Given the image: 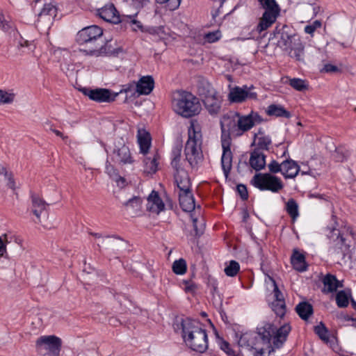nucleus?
Segmentation results:
<instances>
[{"label": "nucleus", "mask_w": 356, "mask_h": 356, "mask_svg": "<svg viewBox=\"0 0 356 356\" xmlns=\"http://www.w3.org/2000/svg\"><path fill=\"white\" fill-rule=\"evenodd\" d=\"M270 40H275L277 46L286 51L291 58L298 61L302 60L304 45L292 27L286 24L277 25L273 31V37Z\"/></svg>", "instance_id": "f257e3e1"}, {"label": "nucleus", "mask_w": 356, "mask_h": 356, "mask_svg": "<svg viewBox=\"0 0 356 356\" xmlns=\"http://www.w3.org/2000/svg\"><path fill=\"white\" fill-rule=\"evenodd\" d=\"M103 30L98 26L93 25L83 28L76 35V42L81 45H86L83 49L87 54L92 56H102L103 54H113L115 51L108 49V44L103 45L102 36Z\"/></svg>", "instance_id": "f03ea898"}, {"label": "nucleus", "mask_w": 356, "mask_h": 356, "mask_svg": "<svg viewBox=\"0 0 356 356\" xmlns=\"http://www.w3.org/2000/svg\"><path fill=\"white\" fill-rule=\"evenodd\" d=\"M182 337L186 345L198 353H204L208 348V338L206 330L202 327L200 321L190 318L181 321Z\"/></svg>", "instance_id": "7ed1b4c3"}, {"label": "nucleus", "mask_w": 356, "mask_h": 356, "mask_svg": "<svg viewBox=\"0 0 356 356\" xmlns=\"http://www.w3.org/2000/svg\"><path fill=\"white\" fill-rule=\"evenodd\" d=\"M202 136L201 131L195 130L193 125L188 129V138L185 145L186 160L192 168H197L203 161L202 151Z\"/></svg>", "instance_id": "20e7f679"}, {"label": "nucleus", "mask_w": 356, "mask_h": 356, "mask_svg": "<svg viewBox=\"0 0 356 356\" xmlns=\"http://www.w3.org/2000/svg\"><path fill=\"white\" fill-rule=\"evenodd\" d=\"M172 106L176 113L186 118L199 114L202 109L199 99L187 92H182L174 97Z\"/></svg>", "instance_id": "39448f33"}, {"label": "nucleus", "mask_w": 356, "mask_h": 356, "mask_svg": "<svg viewBox=\"0 0 356 356\" xmlns=\"http://www.w3.org/2000/svg\"><path fill=\"white\" fill-rule=\"evenodd\" d=\"M261 6L265 10L257 31L261 33L268 29L276 20L280 15V8L275 0H259Z\"/></svg>", "instance_id": "423d86ee"}, {"label": "nucleus", "mask_w": 356, "mask_h": 356, "mask_svg": "<svg viewBox=\"0 0 356 356\" xmlns=\"http://www.w3.org/2000/svg\"><path fill=\"white\" fill-rule=\"evenodd\" d=\"M252 184L261 191L277 193L283 188L281 179L270 173H257L251 180Z\"/></svg>", "instance_id": "0eeeda50"}, {"label": "nucleus", "mask_w": 356, "mask_h": 356, "mask_svg": "<svg viewBox=\"0 0 356 356\" xmlns=\"http://www.w3.org/2000/svg\"><path fill=\"white\" fill-rule=\"evenodd\" d=\"M239 113L229 111L224 114L220 121L221 129V140H226L231 141V136H238V117Z\"/></svg>", "instance_id": "6e6552de"}, {"label": "nucleus", "mask_w": 356, "mask_h": 356, "mask_svg": "<svg viewBox=\"0 0 356 356\" xmlns=\"http://www.w3.org/2000/svg\"><path fill=\"white\" fill-rule=\"evenodd\" d=\"M61 343V339L56 336H41L37 339L35 346L38 350L44 348L49 351L44 356H58Z\"/></svg>", "instance_id": "1a4fd4ad"}, {"label": "nucleus", "mask_w": 356, "mask_h": 356, "mask_svg": "<svg viewBox=\"0 0 356 356\" xmlns=\"http://www.w3.org/2000/svg\"><path fill=\"white\" fill-rule=\"evenodd\" d=\"M254 88L253 86H244L242 88L236 86L230 90L228 99L234 103H241L246 99H257V94L253 91Z\"/></svg>", "instance_id": "9d476101"}, {"label": "nucleus", "mask_w": 356, "mask_h": 356, "mask_svg": "<svg viewBox=\"0 0 356 356\" xmlns=\"http://www.w3.org/2000/svg\"><path fill=\"white\" fill-rule=\"evenodd\" d=\"M262 122L263 118L257 112L251 111L245 115H241L239 113L237 122V136H242L245 132L250 130L256 124H260Z\"/></svg>", "instance_id": "9b49d317"}, {"label": "nucleus", "mask_w": 356, "mask_h": 356, "mask_svg": "<svg viewBox=\"0 0 356 356\" xmlns=\"http://www.w3.org/2000/svg\"><path fill=\"white\" fill-rule=\"evenodd\" d=\"M83 93L88 96L91 100L102 103V102H112L115 99L118 93H111V91L106 88H83Z\"/></svg>", "instance_id": "f8f14e48"}, {"label": "nucleus", "mask_w": 356, "mask_h": 356, "mask_svg": "<svg viewBox=\"0 0 356 356\" xmlns=\"http://www.w3.org/2000/svg\"><path fill=\"white\" fill-rule=\"evenodd\" d=\"M221 145L222 148L221 165L224 175L227 178L232 167L233 154L230 149L231 141L222 140H221Z\"/></svg>", "instance_id": "ddd939ff"}, {"label": "nucleus", "mask_w": 356, "mask_h": 356, "mask_svg": "<svg viewBox=\"0 0 356 356\" xmlns=\"http://www.w3.org/2000/svg\"><path fill=\"white\" fill-rule=\"evenodd\" d=\"M99 16L105 20L113 24L124 22V19H120V17L113 4L106 5L98 9Z\"/></svg>", "instance_id": "4468645a"}, {"label": "nucleus", "mask_w": 356, "mask_h": 356, "mask_svg": "<svg viewBox=\"0 0 356 356\" xmlns=\"http://www.w3.org/2000/svg\"><path fill=\"white\" fill-rule=\"evenodd\" d=\"M328 237L333 240L337 250H339L343 256H345L349 252V245L346 241V238L341 234L339 230L333 228L330 230Z\"/></svg>", "instance_id": "2eb2a0df"}, {"label": "nucleus", "mask_w": 356, "mask_h": 356, "mask_svg": "<svg viewBox=\"0 0 356 356\" xmlns=\"http://www.w3.org/2000/svg\"><path fill=\"white\" fill-rule=\"evenodd\" d=\"M272 141L269 136L266 135L262 128H259L258 131L254 135V143L255 145L254 150L262 152L268 150L271 145Z\"/></svg>", "instance_id": "dca6fc26"}, {"label": "nucleus", "mask_w": 356, "mask_h": 356, "mask_svg": "<svg viewBox=\"0 0 356 356\" xmlns=\"http://www.w3.org/2000/svg\"><path fill=\"white\" fill-rule=\"evenodd\" d=\"M179 204L183 211L191 212L195 208V203L191 189L178 192Z\"/></svg>", "instance_id": "f3484780"}, {"label": "nucleus", "mask_w": 356, "mask_h": 356, "mask_svg": "<svg viewBox=\"0 0 356 356\" xmlns=\"http://www.w3.org/2000/svg\"><path fill=\"white\" fill-rule=\"evenodd\" d=\"M175 182L179 192L191 189V182L188 174L185 170H180L174 173Z\"/></svg>", "instance_id": "a211bd4d"}, {"label": "nucleus", "mask_w": 356, "mask_h": 356, "mask_svg": "<svg viewBox=\"0 0 356 356\" xmlns=\"http://www.w3.org/2000/svg\"><path fill=\"white\" fill-rule=\"evenodd\" d=\"M136 91L138 95H149L154 87V81L151 76H142L135 84Z\"/></svg>", "instance_id": "6ab92c4d"}, {"label": "nucleus", "mask_w": 356, "mask_h": 356, "mask_svg": "<svg viewBox=\"0 0 356 356\" xmlns=\"http://www.w3.org/2000/svg\"><path fill=\"white\" fill-rule=\"evenodd\" d=\"M164 208L165 204L159 197V193L153 191L147 198V209L152 213L159 214L164 210Z\"/></svg>", "instance_id": "aec40b11"}, {"label": "nucleus", "mask_w": 356, "mask_h": 356, "mask_svg": "<svg viewBox=\"0 0 356 356\" xmlns=\"http://www.w3.org/2000/svg\"><path fill=\"white\" fill-rule=\"evenodd\" d=\"M40 0H35L36 2ZM57 8L55 5L51 2L47 3L45 0L44 7L40 13L38 14V21H47L51 23L54 18L56 16Z\"/></svg>", "instance_id": "412c9836"}, {"label": "nucleus", "mask_w": 356, "mask_h": 356, "mask_svg": "<svg viewBox=\"0 0 356 356\" xmlns=\"http://www.w3.org/2000/svg\"><path fill=\"white\" fill-rule=\"evenodd\" d=\"M282 174L287 178H294L300 171V166L292 159H288L282 161Z\"/></svg>", "instance_id": "4be33fe9"}, {"label": "nucleus", "mask_w": 356, "mask_h": 356, "mask_svg": "<svg viewBox=\"0 0 356 356\" xmlns=\"http://www.w3.org/2000/svg\"><path fill=\"white\" fill-rule=\"evenodd\" d=\"M181 151L182 145L179 143L175 145L171 152V165L175 170V172H178L180 170H184L183 168V163L184 160H181Z\"/></svg>", "instance_id": "5701e85b"}, {"label": "nucleus", "mask_w": 356, "mask_h": 356, "mask_svg": "<svg viewBox=\"0 0 356 356\" xmlns=\"http://www.w3.org/2000/svg\"><path fill=\"white\" fill-rule=\"evenodd\" d=\"M250 166L256 171H259L266 166V155L263 152L253 150L249 160Z\"/></svg>", "instance_id": "b1692460"}, {"label": "nucleus", "mask_w": 356, "mask_h": 356, "mask_svg": "<svg viewBox=\"0 0 356 356\" xmlns=\"http://www.w3.org/2000/svg\"><path fill=\"white\" fill-rule=\"evenodd\" d=\"M322 282L324 285V289L323 292L328 293L336 291L338 288L342 287V284L337 279L336 276L327 274L322 280Z\"/></svg>", "instance_id": "393cba45"}, {"label": "nucleus", "mask_w": 356, "mask_h": 356, "mask_svg": "<svg viewBox=\"0 0 356 356\" xmlns=\"http://www.w3.org/2000/svg\"><path fill=\"white\" fill-rule=\"evenodd\" d=\"M203 102L210 115H216L220 113L221 109V99L217 95L214 97L203 99Z\"/></svg>", "instance_id": "a878e982"}, {"label": "nucleus", "mask_w": 356, "mask_h": 356, "mask_svg": "<svg viewBox=\"0 0 356 356\" xmlns=\"http://www.w3.org/2000/svg\"><path fill=\"white\" fill-rule=\"evenodd\" d=\"M159 155L156 153L146 156L143 160V170L146 174H154L158 169Z\"/></svg>", "instance_id": "bb28decb"}, {"label": "nucleus", "mask_w": 356, "mask_h": 356, "mask_svg": "<svg viewBox=\"0 0 356 356\" xmlns=\"http://www.w3.org/2000/svg\"><path fill=\"white\" fill-rule=\"evenodd\" d=\"M291 331V326L288 324H285L281 326L276 330L275 334L273 339V345L275 348H280L282 346L285 341L286 340L287 336Z\"/></svg>", "instance_id": "cd10ccee"}, {"label": "nucleus", "mask_w": 356, "mask_h": 356, "mask_svg": "<svg viewBox=\"0 0 356 356\" xmlns=\"http://www.w3.org/2000/svg\"><path fill=\"white\" fill-rule=\"evenodd\" d=\"M31 211L40 220V214L46 209L47 203L39 195H31Z\"/></svg>", "instance_id": "c85d7f7f"}, {"label": "nucleus", "mask_w": 356, "mask_h": 356, "mask_svg": "<svg viewBox=\"0 0 356 356\" xmlns=\"http://www.w3.org/2000/svg\"><path fill=\"white\" fill-rule=\"evenodd\" d=\"M115 159L117 162L122 164L132 163L133 159L128 146L122 145L121 147L115 151Z\"/></svg>", "instance_id": "c756f323"}, {"label": "nucleus", "mask_w": 356, "mask_h": 356, "mask_svg": "<svg viewBox=\"0 0 356 356\" xmlns=\"http://www.w3.org/2000/svg\"><path fill=\"white\" fill-rule=\"evenodd\" d=\"M198 94L203 99L214 97L217 95L216 90L211 84L206 80H202L199 82L197 86Z\"/></svg>", "instance_id": "7c9ffc66"}, {"label": "nucleus", "mask_w": 356, "mask_h": 356, "mask_svg": "<svg viewBox=\"0 0 356 356\" xmlns=\"http://www.w3.org/2000/svg\"><path fill=\"white\" fill-rule=\"evenodd\" d=\"M266 113L269 116L277 118H290L291 116L289 111H286L282 106L277 104H270L268 106Z\"/></svg>", "instance_id": "2f4dec72"}, {"label": "nucleus", "mask_w": 356, "mask_h": 356, "mask_svg": "<svg viewBox=\"0 0 356 356\" xmlns=\"http://www.w3.org/2000/svg\"><path fill=\"white\" fill-rule=\"evenodd\" d=\"M138 141L140 145V152L146 154L151 145V138L148 132L145 130H138Z\"/></svg>", "instance_id": "473e14b6"}, {"label": "nucleus", "mask_w": 356, "mask_h": 356, "mask_svg": "<svg viewBox=\"0 0 356 356\" xmlns=\"http://www.w3.org/2000/svg\"><path fill=\"white\" fill-rule=\"evenodd\" d=\"M291 264L293 268L300 272H303L307 270V264L305 256L300 253L298 250L293 251V255L291 258Z\"/></svg>", "instance_id": "72a5a7b5"}, {"label": "nucleus", "mask_w": 356, "mask_h": 356, "mask_svg": "<svg viewBox=\"0 0 356 356\" xmlns=\"http://www.w3.org/2000/svg\"><path fill=\"white\" fill-rule=\"evenodd\" d=\"M258 335L264 343H269L273 334L275 333V328L270 323H266L263 327L257 328Z\"/></svg>", "instance_id": "f704fd0d"}, {"label": "nucleus", "mask_w": 356, "mask_h": 356, "mask_svg": "<svg viewBox=\"0 0 356 356\" xmlns=\"http://www.w3.org/2000/svg\"><path fill=\"white\" fill-rule=\"evenodd\" d=\"M296 311L303 320H307L313 314V307L307 302H300L296 307Z\"/></svg>", "instance_id": "c9c22d12"}, {"label": "nucleus", "mask_w": 356, "mask_h": 356, "mask_svg": "<svg viewBox=\"0 0 356 356\" xmlns=\"http://www.w3.org/2000/svg\"><path fill=\"white\" fill-rule=\"evenodd\" d=\"M314 330L322 341L326 343L329 341V331L323 323L321 322L318 325L314 326Z\"/></svg>", "instance_id": "e433bc0d"}, {"label": "nucleus", "mask_w": 356, "mask_h": 356, "mask_svg": "<svg viewBox=\"0 0 356 356\" xmlns=\"http://www.w3.org/2000/svg\"><path fill=\"white\" fill-rule=\"evenodd\" d=\"M286 210L288 214L294 220L298 216V205L293 199H290L286 204Z\"/></svg>", "instance_id": "4c0bfd02"}, {"label": "nucleus", "mask_w": 356, "mask_h": 356, "mask_svg": "<svg viewBox=\"0 0 356 356\" xmlns=\"http://www.w3.org/2000/svg\"><path fill=\"white\" fill-rule=\"evenodd\" d=\"M239 270V264L234 260H231L229 262L228 265L225 268L224 272L226 274V275L229 277H234L237 275Z\"/></svg>", "instance_id": "58836bf2"}, {"label": "nucleus", "mask_w": 356, "mask_h": 356, "mask_svg": "<svg viewBox=\"0 0 356 356\" xmlns=\"http://www.w3.org/2000/svg\"><path fill=\"white\" fill-rule=\"evenodd\" d=\"M289 84L298 91H304L308 88L306 81L298 78L289 79Z\"/></svg>", "instance_id": "ea45409f"}, {"label": "nucleus", "mask_w": 356, "mask_h": 356, "mask_svg": "<svg viewBox=\"0 0 356 356\" xmlns=\"http://www.w3.org/2000/svg\"><path fill=\"white\" fill-rule=\"evenodd\" d=\"M15 97L13 92L0 89V105L12 104Z\"/></svg>", "instance_id": "a19ab883"}, {"label": "nucleus", "mask_w": 356, "mask_h": 356, "mask_svg": "<svg viewBox=\"0 0 356 356\" xmlns=\"http://www.w3.org/2000/svg\"><path fill=\"white\" fill-rule=\"evenodd\" d=\"M271 308L277 316L282 318L286 312L285 301L273 302Z\"/></svg>", "instance_id": "79ce46f5"}, {"label": "nucleus", "mask_w": 356, "mask_h": 356, "mask_svg": "<svg viewBox=\"0 0 356 356\" xmlns=\"http://www.w3.org/2000/svg\"><path fill=\"white\" fill-rule=\"evenodd\" d=\"M172 270L175 274L183 275L186 271V262L184 259L176 260L172 264Z\"/></svg>", "instance_id": "37998d69"}, {"label": "nucleus", "mask_w": 356, "mask_h": 356, "mask_svg": "<svg viewBox=\"0 0 356 356\" xmlns=\"http://www.w3.org/2000/svg\"><path fill=\"white\" fill-rule=\"evenodd\" d=\"M256 338L257 337L252 334H245L241 337L239 343L241 346L246 345L248 347L256 349L254 347L256 343L254 342Z\"/></svg>", "instance_id": "c03bdc74"}, {"label": "nucleus", "mask_w": 356, "mask_h": 356, "mask_svg": "<svg viewBox=\"0 0 356 356\" xmlns=\"http://www.w3.org/2000/svg\"><path fill=\"white\" fill-rule=\"evenodd\" d=\"M336 302L339 307L343 308L348 305V297L344 291H339L336 295Z\"/></svg>", "instance_id": "a18cd8bd"}, {"label": "nucleus", "mask_w": 356, "mask_h": 356, "mask_svg": "<svg viewBox=\"0 0 356 356\" xmlns=\"http://www.w3.org/2000/svg\"><path fill=\"white\" fill-rule=\"evenodd\" d=\"M124 19V22H122L124 26L128 23L131 25L134 31L141 30L143 31V24L140 21L136 20L134 16H127Z\"/></svg>", "instance_id": "49530a36"}, {"label": "nucleus", "mask_w": 356, "mask_h": 356, "mask_svg": "<svg viewBox=\"0 0 356 356\" xmlns=\"http://www.w3.org/2000/svg\"><path fill=\"white\" fill-rule=\"evenodd\" d=\"M268 279L272 282L273 286V296H274L273 302L284 301L283 294L280 291L275 280L270 276H268Z\"/></svg>", "instance_id": "de8ad7c7"}, {"label": "nucleus", "mask_w": 356, "mask_h": 356, "mask_svg": "<svg viewBox=\"0 0 356 356\" xmlns=\"http://www.w3.org/2000/svg\"><path fill=\"white\" fill-rule=\"evenodd\" d=\"M159 3H165V7L170 10H175L179 5L181 0H156Z\"/></svg>", "instance_id": "09e8293b"}, {"label": "nucleus", "mask_w": 356, "mask_h": 356, "mask_svg": "<svg viewBox=\"0 0 356 356\" xmlns=\"http://www.w3.org/2000/svg\"><path fill=\"white\" fill-rule=\"evenodd\" d=\"M141 205V200L140 197H134L129 200H128L126 203H124V206L129 209L132 208L136 210H139L140 209Z\"/></svg>", "instance_id": "8fccbe9b"}, {"label": "nucleus", "mask_w": 356, "mask_h": 356, "mask_svg": "<svg viewBox=\"0 0 356 356\" xmlns=\"http://www.w3.org/2000/svg\"><path fill=\"white\" fill-rule=\"evenodd\" d=\"M282 162L281 163H279L277 161L273 160L270 161V163L268 165V170L270 173L272 174H276L278 172L282 173Z\"/></svg>", "instance_id": "3c124183"}, {"label": "nucleus", "mask_w": 356, "mask_h": 356, "mask_svg": "<svg viewBox=\"0 0 356 356\" xmlns=\"http://www.w3.org/2000/svg\"><path fill=\"white\" fill-rule=\"evenodd\" d=\"M321 25H322V24H321V21L316 20V21L313 22V23H312L309 25H307L305 27V32L307 34L312 35L313 33L315 32V31L317 29L321 28Z\"/></svg>", "instance_id": "603ef678"}, {"label": "nucleus", "mask_w": 356, "mask_h": 356, "mask_svg": "<svg viewBox=\"0 0 356 356\" xmlns=\"http://www.w3.org/2000/svg\"><path fill=\"white\" fill-rule=\"evenodd\" d=\"M221 36L220 32L213 31V32H209L208 33H206L204 35V39L207 40V42L209 43L215 42L217 40L220 39Z\"/></svg>", "instance_id": "864d4df0"}, {"label": "nucleus", "mask_w": 356, "mask_h": 356, "mask_svg": "<svg viewBox=\"0 0 356 356\" xmlns=\"http://www.w3.org/2000/svg\"><path fill=\"white\" fill-rule=\"evenodd\" d=\"M13 26V24L11 22L7 20L4 15L0 13V29L2 30L7 31Z\"/></svg>", "instance_id": "5fc2aeb1"}, {"label": "nucleus", "mask_w": 356, "mask_h": 356, "mask_svg": "<svg viewBox=\"0 0 356 356\" xmlns=\"http://www.w3.org/2000/svg\"><path fill=\"white\" fill-rule=\"evenodd\" d=\"M19 47H27L29 50L32 51L34 50L35 45L33 41H29L22 38L19 42Z\"/></svg>", "instance_id": "6e6d98bb"}, {"label": "nucleus", "mask_w": 356, "mask_h": 356, "mask_svg": "<svg viewBox=\"0 0 356 356\" xmlns=\"http://www.w3.org/2000/svg\"><path fill=\"white\" fill-rule=\"evenodd\" d=\"M236 188L241 199L243 200H247L248 197V193L246 186L243 184H238Z\"/></svg>", "instance_id": "4d7b16f0"}, {"label": "nucleus", "mask_w": 356, "mask_h": 356, "mask_svg": "<svg viewBox=\"0 0 356 356\" xmlns=\"http://www.w3.org/2000/svg\"><path fill=\"white\" fill-rule=\"evenodd\" d=\"M348 156L349 153L347 151L343 152L337 149L335 154V159L339 162H343Z\"/></svg>", "instance_id": "13d9d810"}, {"label": "nucleus", "mask_w": 356, "mask_h": 356, "mask_svg": "<svg viewBox=\"0 0 356 356\" xmlns=\"http://www.w3.org/2000/svg\"><path fill=\"white\" fill-rule=\"evenodd\" d=\"M321 72L330 73V72H340V70L339 67L336 65H334L332 64H325L322 69Z\"/></svg>", "instance_id": "bf43d9fd"}, {"label": "nucleus", "mask_w": 356, "mask_h": 356, "mask_svg": "<svg viewBox=\"0 0 356 356\" xmlns=\"http://www.w3.org/2000/svg\"><path fill=\"white\" fill-rule=\"evenodd\" d=\"M5 240L0 236V257H3L6 253V234L3 235Z\"/></svg>", "instance_id": "052dcab7"}, {"label": "nucleus", "mask_w": 356, "mask_h": 356, "mask_svg": "<svg viewBox=\"0 0 356 356\" xmlns=\"http://www.w3.org/2000/svg\"><path fill=\"white\" fill-rule=\"evenodd\" d=\"M185 284V291L186 292H194L197 289V285L191 281H184Z\"/></svg>", "instance_id": "680f3d73"}, {"label": "nucleus", "mask_w": 356, "mask_h": 356, "mask_svg": "<svg viewBox=\"0 0 356 356\" xmlns=\"http://www.w3.org/2000/svg\"><path fill=\"white\" fill-rule=\"evenodd\" d=\"M220 349L226 353L227 355H229L234 350L231 348L230 344L225 341H222L220 342Z\"/></svg>", "instance_id": "e2e57ef3"}, {"label": "nucleus", "mask_w": 356, "mask_h": 356, "mask_svg": "<svg viewBox=\"0 0 356 356\" xmlns=\"http://www.w3.org/2000/svg\"><path fill=\"white\" fill-rule=\"evenodd\" d=\"M106 172L111 177L117 175L116 171L114 169L113 166L111 165L108 161L106 162Z\"/></svg>", "instance_id": "0e129e2a"}, {"label": "nucleus", "mask_w": 356, "mask_h": 356, "mask_svg": "<svg viewBox=\"0 0 356 356\" xmlns=\"http://www.w3.org/2000/svg\"><path fill=\"white\" fill-rule=\"evenodd\" d=\"M8 182V186L12 189H15V181H14V179L13 177V175L11 173H8V175L7 177H5Z\"/></svg>", "instance_id": "69168bd1"}, {"label": "nucleus", "mask_w": 356, "mask_h": 356, "mask_svg": "<svg viewBox=\"0 0 356 356\" xmlns=\"http://www.w3.org/2000/svg\"><path fill=\"white\" fill-rule=\"evenodd\" d=\"M216 8H215L213 10L211 11V15H212L213 19L216 22H217L216 18L219 16L220 8L221 7H219V6H216Z\"/></svg>", "instance_id": "338daca9"}, {"label": "nucleus", "mask_w": 356, "mask_h": 356, "mask_svg": "<svg viewBox=\"0 0 356 356\" xmlns=\"http://www.w3.org/2000/svg\"><path fill=\"white\" fill-rule=\"evenodd\" d=\"M51 131H53L56 136L62 138L63 140H65L66 138H67V136H65L62 132H60V131L58 130H56V129H54L53 128H51L50 129Z\"/></svg>", "instance_id": "774afa93"}]
</instances>
